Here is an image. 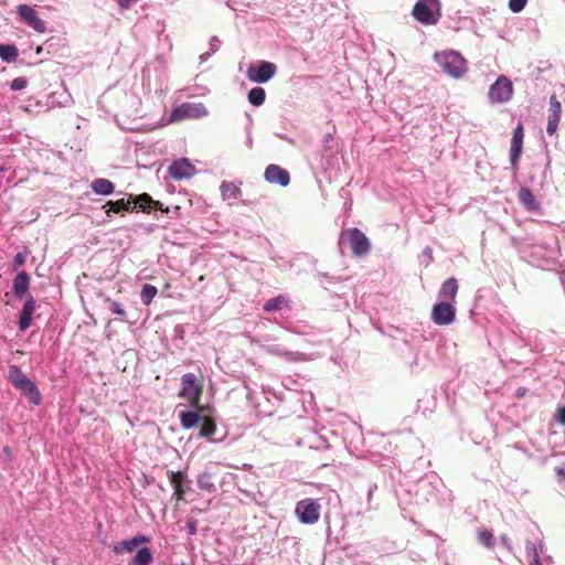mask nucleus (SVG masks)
Here are the masks:
<instances>
[{
  "label": "nucleus",
  "instance_id": "35",
  "mask_svg": "<svg viewBox=\"0 0 565 565\" xmlns=\"http://www.w3.org/2000/svg\"><path fill=\"white\" fill-rule=\"evenodd\" d=\"M525 551H526L527 556H530L532 558L531 565H536V564L543 565L540 559V552L533 542H531V541L526 542Z\"/></svg>",
  "mask_w": 565,
  "mask_h": 565
},
{
  "label": "nucleus",
  "instance_id": "45",
  "mask_svg": "<svg viewBox=\"0 0 565 565\" xmlns=\"http://www.w3.org/2000/svg\"><path fill=\"white\" fill-rule=\"evenodd\" d=\"M558 121L554 119L548 118L546 131L548 135H553L557 129Z\"/></svg>",
  "mask_w": 565,
  "mask_h": 565
},
{
  "label": "nucleus",
  "instance_id": "21",
  "mask_svg": "<svg viewBox=\"0 0 565 565\" xmlns=\"http://www.w3.org/2000/svg\"><path fill=\"white\" fill-rule=\"evenodd\" d=\"M90 188L96 194L105 196L113 194L115 191L114 183L110 180L104 178H97L93 180Z\"/></svg>",
  "mask_w": 565,
  "mask_h": 565
},
{
  "label": "nucleus",
  "instance_id": "6",
  "mask_svg": "<svg viewBox=\"0 0 565 565\" xmlns=\"http://www.w3.org/2000/svg\"><path fill=\"white\" fill-rule=\"evenodd\" d=\"M202 394V386L198 383L194 373H185L181 377L180 396L188 401L191 406H198Z\"/></svg>",
  "mask_w": 565,
  "mask_h": 565
},
{
  "label": "nucleus",
  "instance_id": "7",
  "mask_svg": "<svg viewBox=\"0 0 565 565\" xmlns=\"http://www.w3.org/2000/svg\"><path fill=\"white\" fill-rule=\"evenodd\" d=\"M277 66L267 61L250 64L246 71L247 78L253 83L264 84L269 82L276 74Z\"/></svg>",
  "mask_w": 565,
  "mask_h": 565
},
{
  "label": "nucleus",
  "instance_id": "42",
  "mask_svg": "<svg viewBox=\"0 0 565 565\" xmlns=\"http://www.w3.org/2000/svg\"><path fill=\"white\" fill-rule=\"evenodd\" d=\"M555 420H556L558 424H561V425L565 426V405L561 406V407L557 409V412H556V414H555Z\"/></svg>",
  "mask_w": 565,
  "mask_h": 565
},
{
  "label": "nucleus",
  "instance_id": "26",
  "mask_svg": "<svg viewBox=\"0 0 565 565\" xmlns=\"http://www.w3.org/2000/svg\"><path fill=\"white\" fill-rule=\"evenodd\" d=\"M266 92L262 87H253L247 95L248 102L256 107L262 106L265 103Z\"/></svg>",
  "mask_w": 565,
  "mask_h": 565
},
{
  "label": "nucleus",
  "instance_id": "11",
  "mask_svg": "<svg viewBox=\"0 0 565 565\" xmlns=\"http://www.w3.org/2000/svg\"><path fill=\"white\" fill-rule=\"evenodd\" d=\"M17 12L19 17L36 32L43 33L46 31L45 22L38 17L36 11L32 7L20 4L17 8Z\"/></svg>",
  "mask_w": 565,
  "mask_h": 565
},
{
  "label": "nucleus",
  "instance_id": "46",
  "mask_svg": "<svg viewBox=\"0 0 565 565\" xmlns=\"http://www.w3.org/2000/svg\"><path fill=\"white\" fill-rule=\"evenodd\" d=\"M500 542L501 544L508 550V551H512V544H511V540L509 539V536L507 534H502L500 536Z\"/></svg>",
  "mask_w": 565,
  "mask_h": 565
},
{
  "label": "nucleus",
  "instance_id": "17",
  "mask_svg": "<svg viewBox=\"0 0 565 565\" xmlns=\"http://www.w3.org/2000/svg\"><path fill=\"white\" fill-rule=\"evenodd\" d=\"M149 537L146 535H137L128 540H122L118 544L114 546V552L116 554H121L124 552H131L135 550L138 545L142 543H148Z\"/></svg>",
  "mask_w": 565,
  "mask_h": 565
},
{
  "label": "nucleus",
  "instance_id": "37",
  "mask_svg": "<svg viewBox=\"0 0 565 565\" xmlns=\"http://www.w3.org/2000/svg\"><path fill=\"white\" fill-rule=\"evenodd\" d=\"M526 2L527 0H509V9L514 13H519L525 8Z\"/></svg>",
  "mask_w": 565,
  "mask_h": 565
},
{
  "label": "nucleus",
  "instance_id": "34",
  "mask_svg": "<svg viewBox=\"0 0 565 565\" xmlns=\"http://www.w3.org/2000/svg\"><path fill=\"white\" fill-rule=\"evenodd\" d=\"M198 484L201 490L207 491V492H214L215 486L211 480V476L207 472H204L199 476L198 478Z\"/></svg>",
  "mask_w": 565,
  "mask_h": 565
},
{
  "label": "nucleus",
  "instance_id": "22",
  "mask_svg": "<svg viewBox=\"0 0 565 565\" xmlns=\"http://www.w3.org/2000/svg\"><path fill=\"white\" fill-rule=\"evenodd\" d=\"M458 292V282L455 278H448L445 280L438 292V297L441 299L455 300Z\"/></svg>",
  "mask_w": 565,
  "mask_h": 565
},
{
  "label": "nucleus",
  "instance_id": "13",
  "mask_svg": "<svg viewBox=\"0 0 565 565\" xmlns=\"http://www.w3.org/2000/svg\"><path fill=\"white\" fill-rule=\"evenodd\" d=\"M264 177L267 182L280 186H287L290 182L289 172L277 164L267 166Z\"/></svg>",
  "mask_w": 565,
  "mask_h": 565
},
{
  "label": "nucleus",
  "instance_id": "36",
  "mask_svg": "<svg viewBox=\"0 0 565 565\" xmlns=\"http://www.w3.org/2000/svg\"><path fill=\"white\" fill-rule=\"evenodd\" d=\"M31 321H32V316L30 313H26L23 310H21L20 317H19V329L21 331H26L31 326Z\"/></svg>",
  "mask_w": 565,
  "mask_h": 565
},
{
  "label": "nucleus",
  "instance_id": "5",
  "mask_svg": "<svg viewBox=\"0 0 565 565\" xmlns=\"http://www.w3.org/2000/svg\"><path fill=\"white\" fill-rule=\"evenodd\" d=\"M207 114L209 111L202 103H184L171 110L169 120L175 122L189 118H201Z\"/></svg>",
  "mask_w": 565,
  "mask_h": 565
},
{
  "label": "nucleus",
  "instance_id": "18",
  "mask_svg": "<svg viewBox=\"0 0 565 565\" xmlns=\"http://www.w3.org/2000/svg\"><path fill=\"white\" fill-rule=\"evenodd\" d=\"M168 478H169V481L173 488V497L178 500V501H181L184 499V489H183V486H182V482L185 478L184 473L181 472V471H172V470H169L168 471Z\"/></svg>",
  "mask_w": 565,
  "mask_h": 565
},
{
  "label": "nucleus",
  "instance_id": "27",
  "mask_svg": "<svg viewBox=\"0 0 565 565\" xmlns=\"http://www.w3.org/2000/svg\"><path fill=\"white\" fill-rule=\"evenodd\" d=\"M288 305V299L284 295H279L269 299L264 305V310L267 312L277 311Z\"/></svg>",
  "mask_w": 565,
  "mask_h": 565
},
{
  "label": "nucleus",
  "instance_id": "1",
  "mask_svg": "<svg viewBox=\"0 0 565 565\" xmlns=\"http://www.w3.org/2000/svg\"><path fill=\"white\" fill-rule=\"evenodd\" d=\"M106 214L110 215V213H120L124 211L131 212L136 209H139L143 212H150L151 210H161L162 203L153 200L148 193H142L140 195H129L128 199H120L117 201H108L105 206Z\"/></svg>",
  "mask_w": 565,
  "mask_h": 565
},
{
  "label": "nucleus",
  "instance_id": "49",
  "mask_svg": "<svg viewBox=\"0 0 565 565\" xmlns=\"http://www.w3.org/2000/svg\"><path fill=\"white\" fill-rule=\"evenodd\" d=\"M188 526H189V533L191 535H194L196 533V524H195V522H189Z\"/></svg>",
  "mask_w": 565,
  "mask_h": 565
},
{
  "label": "nucleus",
  "instance_id": "41",
  "mask_svg": "<svg viewBox=\"0 0 565 565\" xmlns=\"http://www.w3.org/2000/svg\"><path fill=\"white\" fill-rule=\"evenodd\" d=\"M25 259H26V255L25 254L17 253L14 258H13V267L18 268V267L22 266L25 263Z\"/></svg>",
  "mask_w": 565,
  "mask_h": 565
},
{
  "label": "nucleus",
  "instance_id": "25",
  "mask_svg": "<svg viewBox=\"0 0 565 565\" xmlns=\"http://www.w3.org/2000/svg\"><path fill=\"white\" fill-rule=\"evenodd\" d=\"M200 415L195 411H186L180 414V422L183 428H193L200 422Z\"/></svg>",
  "mask_w": 565,
  "mask_h": 565
},
{
  "label": "nucleus",
  "instance_id": "20",
  "mask_svg": "<svg viewBox=\"0 0 565 565\" xmlns=\"http://www.w3.org/2000/svg\"><path fill=\"white\" fill-rule=\"evenodd\" d=\"M29 285H30L29 275L25 271H20L13 280V285H12L13 295L18 298L23 297L29 289Z\"/></svg>",
  "mask_w": 565,
  "mask_h": 565
},
{
  "label": "nucleus",
  "instance_id": "10",
  "mask_svg": "<svg viewBox=\"0 0 565 565\" xmlns=\"http://www.w3.org/2000/svg\"><path fill=\"white\" fill-rule=\"evenodd\" d=\"M456 317L455 307L445 301H440L434 305L431 310V319L438 326H447L454 322Z\"/></svg>",
  "mask_w": 565,
  "mask_h": 565
},
{
  "label": "nucleus",
  "instance_id": "3",
  "mask_svg": "<svg viewBox=\"0 0 565 565\" xmlns=\"http://www.w3.org/2000/svg\"><path fill=\"white\" fill-rule=\"evenodd\" d=\"M349 244L352 253L356 257H362L370 252L371 244L365 234L356 227H352L345 231H342L339 237V246L341 252H343V247L345 244Z\"/></svg>",
  "mask_w": 565,
  "mask_h": 565
},
{
  "label": "nucleus",
  "instance_id": "48",
  "mask_svg": "<svg viewBox=\"0 0 565 565\" xmlns=\"http://www.w3.org/2000/svg\"><path fill=\"white\" fill-rule=\"evenodd\" d=\"M377 489V486L375 483L370 484L367 489V502L370 503L373 497L374 491Z\"/></svg>",
  "mask_w": 565,
  "mask_h": 565
},
{
  "label": "nucleus",
  "instance_id": "43",
  "mask_svg": "<svg viewBox=\"0 0 565 565\" xmlns=\"http://www.w3.org/2000/svg\"><path fill=\"white\" fill-rule=\"evenodd\" d=\"M423 262H425L426 265H428L433 260V249L431 247L427 246L424 248L423 253Z\"/></svg>",
  "mask_w": 565,
  "mask_h": 565
},
{
  "label": "nucleus",
  "instance_id": "32",
  "mask_svg": "<svg viewBox=\"0 0 565 565\" xmlns=\"http://www.w3.org/2000/svg\"><path fill=\"white\" fill-rule=\"evenodd\" d=\"M478 540L479 543L487 548H493L494 546V536L492 532L487 529L479 530Z\"/></svg>",
  "mask_w": 565,
  "mask_h": 565
},
{
  "label": "nucleus",
  "instance_id": "2",
  "mask_svg": "<svg viewBox=\"0 0 565 565\" xmlns=\"http://www.w3.org/2000/svg\"><path fill=\"white\" fill-rule=\"evenodd\" d=\"M434 58L439 67L451 77L459 78L466 71V60L455 51L435 53Z\"/></svg>",
  "mask_w": 565,
  "mask_h": 565
},
{
  "label": "nucleus",
  "instance_id": "29",
  "mask_svg": "<svg viewBox=\"0 0 565 565\" xmlns=\"http://www.w3.org/2000/svg\"><path fill=\"white\" fill-rule=\"evenodd\" d=\"M216 430L215 423L210 418H204L202 422V425L200 427L199 436L209 438L211 441H215L214 439H211V437L214 435Z\"/></svg>",
  "mask_w": 565,
  "mask_h": 565
},
{
  "label": "nucleus",
  "instance_id": "8",
  "mask_svg": "<svg viewBox=\"0 0 565 565\" xmlns=\"http://www.w3.org/2000/svg\"><path fill=\"white\" fill-rule=\"evenodd\" d=\"M512 82L507 76L501 75L490 86L488 96L491 103L502 104L509 102L512 97Z\"/></svg>",
  "mask_w": 565,
  "mask_h": 565
},
{
  "label": "nucleus",
  "instance_id": "4",
  "mask_svg": "<svg viewBox=\"0 0 565 565\" xmlns=\"http://www.w3.org/2000/svg\"><path fill=\"white\" fill-rule=\"evenodd\" d=\"M412 14L422 24H436L441 17L440 2L438 0H418Z\"/></svg>",
  "mask_w": 565,
  "mask_h": 565
},
{
  "label": "nucleus",
  "instance_id": "51",
  "mask_svg": "<svg viewBox=\"0 0 565 565\" xmlns=\"http://www.w3.org/2000/svg\"><path fill=\"white\" fill-rule=\"evenodd\" d=\"M3 454H4L8 458H10V457H11V455H12V450H11V448H10L9 446H4V447H3Z\"/></svg>",
  "mask_w": 565,
  "mask_h": 565
},
{
  "label": "nucleus",
  "instance_id": "15",
  "mask_svg": "<svg viewBox=\"0 0 565 565\" xmlns=\"http://www.w3.org/2000/svg\"><path fill=\"white\" fill-rule=\"evenodd\" d=\"M264 350L266 353L270 355L281 356L288 362L306 361V355L303 353L297 351H288L281 345H266Z\"/></svg>",
  "mask_w": 565,
  "mask_h": 565
},
{
  "label": "nucleus",
  "instance_id": "40",
  "mask_svg": "<svg viewBox=\"0 0 565 565\" xmlns=\"http://www.w3.org/2000/svg\"><path fill=\"white\" fill-rule=\"evenodd\" d=\"M109 310L114 315H117V316H120V317H125L126 316V311L124 310L121 305L119 302H117V301H110Z\"/></svg>",
  "mask_w": 565,
  "mask_h": 565
},
{
  "label": "nucleus",
  "instance_id": "31",
  "mask_svg": "<svg viewBox=\"0 0 565 565\" xmlns=\"http://www.w3.org/2000/svg\"><path fill=\"white\" fill-rule=\"evenodd\" d=\"M158 290L154 286L146 284L143 285L140 294L141 302L146 306H148L152 299L156 297Z\"/></svg>",
  "mask_w": 565,
  "mask_h": 565
},
{
  "label": "nucleus",
  "instance_id": "52",
  "mask_svg": "<svg viewBox=\"0 0 565 565\" xmlns=\"http://www.w3.org/2000/svg\"><path fill=\"white\" fill-rule=\"evenodd\" d=\"M134 0H119V4L121 7H127L130 2H132Z\"/></svg>",
  "mask_w": 565,
  "mask_h": 565
},
{
  "label": "nucleus",
  "instance_id": "16",
  "mask_svg": "<svg viewBox=\"0 0 565 565\" xmlns=\"http://www.w3.org/2000/svg\"><path fill=\"white\" fill-rule=\"evenodd\" d=\"M23 396H25L30 403L33 405H39L42 401L41 393L35 385L34 382H32L30 379H26L24 382H22L20 385L15 386Z\"/></svg>",
  "mask_w": 565,
  "mask_h": 565
},
{
  "label": "nucleus",
  "instance_id": "12",
  "mask_svg": "<svg viewBox=\"0 0 565 565\" xmlns=\"http://www.w3.org/2000/svg\"><path fill=\"white\" fill-rule=\"evenodd\" d=\"M168 171L172 179L183 180V179H189V178L193 177L196 169L189 161L188 158H181L179 160L173 161L170 164Z\"/></svg>",
  "mask_w": 565,
  "mask_h": 565
},
{
  "label": "nucleus",
  "instance_id": "19",
  "mask_svg": "<svg viewBox=\"0 0 565 565\" xmlns=\"http://www.w3.org/2000/svg\"><path fill=\"white\" fill-rule=\"evenodd\" d=\"M519 202L525 207V210L530 212L537 211L540 205L532 193V191L527 188H521L518 193Z\"/></svg>",
  "mask_w": 565,
  "mask_h": 565
},
{
  "label": "nucleus",
  "instance_id": "28",
  "mask_svg": "<svg viewBox=\"0 0 565 565\" xmlns=\"http://www.w3.org/2000/svg\"><path fill=\"white\" fill-rule=\"evenodd\" d=\"M220 190H221V194H222L223 199H225V200L236 199L239 193L238 186H236L232 182H226V181L222 182Z\"/></svg>",
  "mask_w": 565,
  "mask_h": 565
},
{
  "label": "nucleus",
  "instance_id": "24",
  "mask_svg": "<svg viewBox=\"0 0 565 565\" xmlns=\"http://www.w3.org/2000/svg\"><path fill=\"white\" fill-rule=\"evenodd\" d=\"M153 561L152 552L149 547L138 550L130 565H149Z\"/></svg>",
  "mask_w": 565,
  "mask_h": 565
},
{
  "label": "nucleus",
  "instance_id": "38",
  "mask_svg": "<svg viewBox=\"0 0 565 565\" xmlns=\"http://www.w3.org/2000/svg\"><path fill=\"white\" fill-rule=\"evenodd\" d=\"M28 81L25 77H17L11 82L10 87L12 90L18 92L24 89Z\"/></svg>",
  "mask_w": 565,
  "mask_h": 565
},
{
  "label": "nucleus",
  "instance_id": "30",
  "mask_svg": "<svg viewBox=\"0 0 565 565\" xmlns=\"http://www.w3.org/2000/svg\"><path fill=\"white\" fill-rule=\"evenodd\" d=\"M29 379L18 365H11L9 367V381L15 387Z\"/></svg>",
  "mask_w": 565,
  "mask_h": 565
},
{
  "label": "nucleus",
  "instance_id": "39",
  "mask_svg": "<svg viewBox=\"0 0 565 565\" xmlns=\"http://www.w3.org/2000/svg\"><path fill=\"white\" fill-rule=\"evenodd\" d=\"M22 310L26 313H30L31 316H33L34 313V310H35V300L32 296H30L26 301L24 302L23 307H22Z\"/></svg>",
  "mask_w": 565,
  "mask_h": 565
},
{
  "label": "nucleus",
  "instance_id": "33",
  "mask_svg": "<svg viewBox=\"0 0 565 565\" xmlns=\"http://www.w3.org/2000/svg\"><path fill=\"white\" fill-rule=\"evenodd\" d=\"M562 106L561 103L553 95L550 98V109H548V118L559 121L561 119Z\"/></svg>",
  "mask_w": 565,
  "mask_h": 565
},
{
  "label": "nucleus",
  "instance_id": "14",
  "mask_svg": "<svg viewBox=\"0 0 565 565\" xmlns=\"http://www.w3.org/2000/svg\"><path fill=\"white\" fill-rule=\"evenodd\" d=\"M523 126L519 124L513 130L510 149V161L513 169L518 168V161L523 148Z\"/></svg>",
  "mask_w": 565,
  "mask_h": 565
},
{
  "label": "nucleus",
  "instance_id": "50",
  "mask_svg": "<svg viewBox=\"0 0 565 565\" xmlns=\"http://www.w3.org/2000/svg\"><path fill=\"white\" fill-rule=\"evenodd\" d=\"M212 54H213V53H212V52H210V51H209V52H205V53H203V54H201V55H200V57H199V58H200V62H201V63H203V62L207 61Z\"/></svg>",
  "mask_w": 565,
  "mask_h": 565
},
{
  "label": "nucleus",
  "instance_id": "44",
  "mask_svg": "<svg viewBox=\"0 0 565 565\" xmlns=\"http://www.w3.org/2000/svg\"><path fill=\"white\" fill-rule=\"evenodd\" d=\"M221 45V41L217 36H212L210 40V52L215 53Z\"/></svg>",
  "mask_w": 565,
  "mask_h": 565
},
{
  "label": "nucleus",
  "instance_id": "23",
  "mask_svg": "<svg viewBox=\"0 0 565 565\" xmlns=\"http://www.w3.org/2000/svg\"><path fill=\"white\" fill-rule=\"evenodd\" d=\"M19 50L14 44H0V58L3 62L12 63L17 60Z\"/></svg>",
  "mask_w": 565,
  "mask_h": 565
},
{
  "label": "nucleus",
  "instance_id": "47",
  "mask_svg": "<svg viewBox=\"0 0 565 565\" xmlns=\"http://www.w3.org/2000/svg\"><path fill=\"white\" fill-rule=\"evenodd\" d=\"M60 97H61V99L58 100V105H60V106H65V105H67V103H68V102H70V99H71V96H70V95H67V94H65V93H62V94L60 95Z\"/></svg>",
  "mask_w": 565,
  "mask_h": 565
},
{
  "label": "nucleus",
  "instance_id": "9",
  "mask_svg": "<svg viewBox=\"0 0 565 565\" xmlns=\"http://www.w3.org/2000/svg\"><path fill=\"white\" fill-rule=\"evenodd\" d=\"M320 504L313 499L300 500L295 509L299 521L303 524H315L320 518Z\"/></svg>",
  "mask_w": 565,
  "mask_h": 565
}]
</instances>
